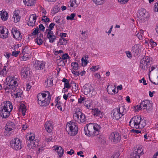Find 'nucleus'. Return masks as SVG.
<instances>
[{
    "mask_svg": "<svg viewBox=\"0 0 158 158\" xmlns=\"http://www.w3.org/2000/svg\"><path fill=\"white\" fill-rule=\"evenodd\" d=\"M100 128V126L96 123H89L85 127V135L93 137L99 134Z\"/></svg>",
    "mask_w": 158,
    "mask_h": 158,
    "instance_id": "1",
    "label": "nucleus"
},
{
    "mask_svg": "<svg viewBox=\"0 0 158 158\" xmlns=\"http://www.w3.org/2000/svg\"><path fill=\"white\" fill-rule=\"evenodd\" d=\"M51 96L50 93L47 91L38 94L37 98L38 104L41 106H47L50 103Z\"/></svg>",
    "mask_w": 158,
    "mask_h": 158,
    "instance_id": "2",
    "label": "nucleus"
},
{
    "mask_svg": "<svg viewBox=\"0 0 158 158\" xmlns=\"http://www.w3.org/2000/svg\"><path fill=\"white\" fill-rule=\"evenodd\" d=\"M129 125L131 127L137 129L143 128L146 125V120L142 119L141 116H134L129 122Z\"/></svg>",
    "mask_w": 158,
    "mask_h": 158,
    "instance_id": "3",
    "label": "nucleus"
},
{
    "mask_svg": "<svg viewBox=\"0 0 158 158\" xmlns=\"http://www.w3.org/2000/svg\"><path fill=\"white\" fill-rule=\"evenodd\" d=\"M12 103L9 101H6L4 103V106L0 111L1 116L3 118H7L8 117L10 112L13 109Z\"/></svg>",
    "mask_w": 158,
    "mask_h": 158,
    "instance_id": "4",
    "label": "nucleus"
},
{
    "mask_svg": "<svg viewBox=\"0 0 158 158\" xmlns=\"http://www.w3.org/2000/svg\"><path fill=\"white\" fill-rule=\"evenodd\" d=\"M66 130L70 135H76L78 131L77 123L71 121L68 122L66 126Z\"/></svg>",
    "mask_w": 158,
    "mask_h": 158,
    "instance_id": "5",
    "label": "nucleus"
},
{
    "mask_svg": "<svg viewBox=\"0 0 158 158\" xmlns=\"http://www.w3.org/2000/svg\"><path fill=\"white\" fill-rule=\"evenodd\" d=\"M124 106H122L114 109L112 111L111 114L113 115V119L118 120L126 113Z\"/></svg>",
    "mask_w": 158,
    "mask_h": 158,
    "instance_id": "6",
    "label": "nucleus"
},
{
    "mask_svg": "<svg viewBox=\"0 0 158 158\" xmlns=\"http://www.w3.org/2000/svg\"><path fill=\"white\" fill-rule=\"evenodd\" d=\"M73 118L75 121L79 123H83L86 120L85 115L80 111L79 108L76 110Z\"/></svg>",
    "mask_w": 158,
    "mask_h": 158,
    "instance_id": "7",
    "label": "nucleus"
},
{
    "mask_svg": "<svg viewBox=\"0 0 158 158\" xmlns=\"http://www.w3.org/2000/svg\"><path fill=\"white\" fill-rule=\"evenodd\" d=\"M81 90L85 95L89 94V97L95 96L96 94V91L90 85L85 84L82 89Z\"/></svg>",
    "mask_w": 158,
    "mask_h": 158,
    "instance_id": "8",
    "label": "nucleus"
},
{
    "mask_svg": "<svg viewBox=\"0 0 158 158\" xmlns=\"http://www.w3.org/2000/svg\"><path fill=\"white\" fill-rule=\"evenodd\" d=\"M149 17L148 13L145 9L141 8L138 13L137 19L141 22L145 21Z\"/></svg>",
    "mask_w": 158,
    "mask_h": 158,
    "instance_id": "9",
    "label": "nucleus"
},
{
    "mask_svg": "<svg viewBox=\"0 0 158 158\" xmlns=\"http://www.w3.org/2000/svg\"><path fill=\"white\" fill-rule=\"evenodd\" d=\"M15 127V124L12 122H8L5 127V135L6 136L10 135L14 131Z\"/></svg>",
    "mask_w": 158,
    "mask_h": 158,
    "instance_id": "10",
    "label": "nucleus"
},
{
    "mask_svg": "<svg viewBox=\"0 0 158 158\" xmlns=\"http://www.w3.org/2000/svg\"><path fill=\"white\" fill-rule=\"evenodd\" d=\"M21 142L19 139L18 138L12 139L10 142V144L11 147L16 150L20 149L22 145Z\"/></svg>",
    "mask_w": 158,
    "mask_h": 158,
    "instance_id": "11",
    "label": "nucleus"
},
{
    "mask_svg": "<svg viewBox=\"0 0 158 158\" xmlns=\"http://www.w3.org/2000/svg\"><path fill=\"white\" fill-rule=\"evenodd\" d=\"M21 77L24 79L28 78L30 77V71L29 68L24 66L22 67L20 70Z\"/></svg>",
    "mask_w": 158,
    "mask_h": 158,
    "instance_id": "12",
    "label": "nucleus"
},
{
    "mask_svg": "<svg viewBox=\"0 0 158 158\" xmlns=\"http://www.w3.org/2000/svg\"><path fill=\"white\" fill-rule=\"evenodd\" d=\"M110 139L112 142L114 143H118L121 139L120 135L119 133L117 132H114L110 134Z\"/></svg>",
    "mask_w": 158,
    "mask_h": 158,
    "instance_id": "13",
    "label": "nucleus"
},
{
    "mask_svg": "<svg viewBox=\"0 0 158 158\" xmlns=\"http://www.w3.org/2000/svg\"><path fill=\"white\" fill-rule=\"evenodd\" d=\"M8 29L4 26L0 27V37L3 39L8 37Z\"/></svg>",
    "mask_w": 158,
    "mask_h": 158,
    "instance_id": "14",
    "label": "nucleus"
},
{
    "mask_svg": "<svg viewBox=\"0 0 158 158\" xmlns=\"http://www.w3.org/2000/svg\"><path fill=\"white\" fill-rule=\"evenodd\" d=\"M11 33L13 35V37L18 40H21L22 38V36L20 31L17 30L16 28H14L11 30Z\"/></svg>",
    "mask_w": 158,
    "mask_h": 158,
    "instance_id": "15",
    "label": "nucleus"
},
{
    "mask_svg": "<svg viewBox=\"0 0 158 158\" xmlns=\"http://www.w3.org/2000/svg\"><path fill=\"white\" fill-rule=\"evenodd\" d=\"M4 88L6 93H11L12 95L13 94L12 93L14 90H15V88L14 86H12L10 84H9V83H7L6 84V83L5 84Z\"/></svg>",
    "mask_w": 158,
    "mask_h": 158,
    "instance_id": "16",
    "label": "nucleus"
},
{
    "mask_svg": "<svg viewBox=\"0 0 158 158\" xmlns=\"http://www.w3.org/2000/svg\"><path fill=\"white\" fill-rule=\"evenodd\" d=\"M141 105L143 107V109H146L147 110H149L152 107V104L148 100L143 101L141 102Z\"/></svg>",
    "mask_w": 158,
    "mask_h": 158,
    "instance_id": "17",
    "label": "nucleus"
},
{
    "mask_svg": "<svg viewBox=\"0 0 158 158\" xmlns=\"http://www.w3.org/2000/svg\"><path fill=\"white\" fill-rule=\"evenodd\" d=\"M36 69L41 70L43 69L45 66V63L43 61H36L34 65Z\"/></svg>",
    "mask_w": 158,
    "mask_h": 158,
    "instance_id": "18",
    "label": "nucleus"
},
{
    "mask_svg": "<svg viewBox=\"0 0 158 158\" xmlns=\"http://www.w3.org/2000/svg\"><path fill=\"white\" fill-rule=\"evenodd\" d=\"M52 122L51 121H48L45 123L44 127L46 130L48 132H51L53 128Z\"/></svg>",
    "mask_w": 158,
    "mask_h": 158,
    "instance_id": "19",
    "label": "nucleus"
},
{
    "mask_svg": "<svg viewBox=\"0 0 158 158\" xmlns=\"http://www.w3.org/2000/svg\"><path fill=\"white\" fill-rule=\"evenodd\" d=\"M36 19V16L35 14L31 15L29 18L28 25L30 26H33L35 22Z\"/></svg>",
    "mask_w": 158,
    "mask_h": 158,
    "instance_id": "20",
    "label": "nucleus"
},
{
    "mask_svg": "<svg viewBox=\"0 0 158 158\" xmlns=\"http://www.w3.org/2000/svg\"><path fill=\"white\" fill-rule=\"evenodd\" d=\"M15 90L13 91V94L16 98L21 97L23 94V91L19 88H15Z\"/></svg>",
    "mask_w": 158,
    "mask_h": 158,
    "instance_id": "21",
    "label": "nucleus"
},
{
    "mask_svg": "<svg viewBox=\"0 0 158 158\" xmlns=\"http://www.w3.org/2000/svg\"><path fill=\"white\" fill-rule=\"evenodd\" d=\"M47 37L49 39L50 43H53L56 39V36L54 34L53 31L47 32Z\"/></svg>",
    "mask_w": 158,
    "mask_h": 158,
    "instance_id": "22",
    "label": "nucleus"
},
{
    "mask_svg": "<svg viewBox=\"0 0 158 158\" xmlns=\"http://www.w3.org/2000/svg\"><path fill=\"white\" fill-rule=\"evenodd\" d=\"M141 46L139 44L135 45L132 47V50L135 56H137L141 52L140 48Z\"/></svg>",
    "mask_w": 158,
    "mask_h": 158,
    "instance_id": "23",
    "label": "nucleus"
},
{
    "mask_svg": "<svg viewBox=\"0 0 158 158\" xmlns=\"http://www.w3.org/2000/svg\"><path fill=\"white\" fill-rule=\"evenodd\" d=\"M148 64H146V62L144 60V59H142L140 62V67L144 70H147L148 69Z\"/></svg>",
    "mask_w": 158,
    "mask_h": 158,
    "instance_id": "24",
    "label": "nucleus"
},
{
    "mask_svg": "<svg viewBox=\"0 0 158 158\" xmlns=\"http://www.w3.org/2000/svg\"><path fill=\"white\" fill-rule=\"evenodd\" d=\"M19 111L21 112L23 115H25V112L26 111V106L23 104H21L19 108Z\"/></svg>",
    "mask_w": 158,
    "mask_h": 158,
    "instance_id": "25",
    "label": "nucleus"
},
{
    "mask_svg": "<svg viewBox=\"0 0 158 158\" xmlns=\"http://www.w3.org/2000/svg\"><path fill=\"white\" fill-rule=\"evenodd\" d=\"M1 18L2 20L6 21L8 18V14L6 11H2L1 12Z\"/></svg>",
    "mask_w": 158,
    "mask_h": 158,
    "instance_id": "26",
    "label": "nucleus"
},
{
    "mask_svg": "<svg viewBox=\"0 0 158 158\" xmlns=\"http://www.w3.org/2000/svg\"><path fill=\"white\" fill-rule=\"evenodd\" d=\"M23 2L27 6H31L34 5L35 0H25L23 1Z\"/></svg>",
    "mask_w": 158,
    "mask_h": 158,
    "instance_id": "27",
    "label": "nucleus"
},
{
    "mask_svg": "<svg viewBox=\"0 0 158 158\" xmlns=\"http://www.w3.org/2000/svg\"><path fill=\"white\" fill-rule=\"evenodd\" d=\"M12 19H13L15 22L17 23L20 20V18L18 14L15 13L13 16Z\"/></svg>",
    "mask_w": 158,
    "mask_h": 158,
    "instance_id": "28",
    "label": "nucleus"
},
{
    "mask_svg": "<svg viewBox=\"0 0 158 158\" xmlns=\"http://www.w3.org/2000/svg\"><path fill=\"white\" fill-rule=\"evenodd\" d=\"M53 79L52 77L51 78L48 79L47 80L45 81L47 83V86L48 87H51L53 85Z\"/></svg>",
    "mask_w": 158,
    "mask_h": 158,
    "instance_id": "29",
    "label": "nucleus"
},
{
    "mask_svg": "<svg viewBox=\"0 0 158 158\" xmlns=\"http://www.w3.org/2000/svg\"><path fill=\"white\" fill-rule=\"evenodd\" d=\"M71 66L73 69L75 70H77L79 68V66L78 64L75 62H73L71 63Z\"/></svg>",
    "mask_w": 158,
    "mask_h": 158,
    "instance_id": "30",
    "label": "nucleus"
},
{
    "mask_svg": "<svg viewBox=\"0 0 158 158\" xmlns=\"http://www.w3.org/2000/svg\"><path fill=\"white\" fill-rule=\"evenodd\" d=\"M57 61L58 66H64L65 65V63L63 60H61V58L60 57L59 59H57Z\"/></svg>",
    "mask_w": 158,
    "mask_h": 158,
    "instance_id": "31",
    "label": "nucleus"
},
{
    "mask_svg": "<svg viewBox=\"0 0 158 158\" xmlns=\"http://www.w3.org/2000/svg\"><path fill=\"white\" fill-rule=\"evenodd\" d=\"M55 24L54 23H52L48 27V29H47L46 30L45 32H50V31H53L52 30L54 28V26Z\"/></svg>",
    "mask_w": 158,
    "mask_h": 158,
    "instance_id": "32",
    "label": "nucleus"
},
{
    "mask_svg": "<svg viewBox=\"0 0 158 158\" xmlns=\"http://www.w3.org/2000/svg\"><path fill=\"white\" fill-rule=\"evenodd\" d=\"M35 136L33 135H31L29 137V139L26 140L27 143H31V141H32V142H33V141H35Z\"/></svg>",
    "mask_w": 158,
    "mask_h": 158,
    "instance_id": "33",
    "label": "nucleus"
},
{
    "mask_svg": "<svg viewBox=\"0 0 158 158\" xmlns=\"http://www.w3.org/2000/svg\"><path fill=\"white\" fill-rule=\"evenodd\" d=\"M93 115L95 116L100 115L101 111L98 109L95 108L93 110Z\"/></svg>",
    "mask_w": 158,
    "mask_h": 158,
    "instance_id": "34",
    "label": "nucleus"
},
{
    "mask_svg": "<svg viewBox=\"0 0 158 158\" xmlns=\"http://www.w3.org/2000/svg\"><path fill=\"white\" fill-rule=\"evenodd\" d=\"M86 31H82L81 35H80V38L82 40H84L86 39L87 36V35L85 34Z\"/></svg>",
    "mask_w": 158,
    "mask_h": 158,
    "instance_id": "35",
    "label": "nucleus"
},
{
    "mask_svg": "<svg viewBox=\"0 0 158 158\" xmlns=\"http://www.w3.org/2000/svg\"><path fill=\"white\" fill-rule=\"evenodd\" d=\"M59 44H60V45H65L67 43V40L64 38H61L59 42Z\"/></svg>",
    "mask_w": 158,
    "mask_h": 158,
    "instance_id": "36",
    "label": "nucleus"
},
{
    "mask_svg": "<svg viewBox=\"0 0 158 158\" xmlns=\"http://www.w3.org/2000/svg\"><path fill=\"white\" fill-rule=\"evenodd\" d=\"M17 82L16 80H12L10 81V82L9 83V84L12 86H14L15 88H18L17 86L18 85L17 84Z\"/></svg>",
    "mask_w": 158,
    "mask_h": 158,
    "instance_id": "37",
    "label": "nucleus"
},
{
    "mask_svg": "<svg viewBox=\"0 0 158 158\" xmlns=\"http://www.w3.org/2000/svg\"><path fill=\"white\" fill-rule=\"evenodd\" d=\"M137 155H142L143 154V149L142 148L140 147L138 148L137 150V151H135Z\"/></svg>",
    "mask_w": 158,
    "mask_h": 158,
    "instance_id": "38",
    "label": "nucleus"
},
{
    "mask_svg": "<svg viewBox=\"0 0 158 158\" xmlns=\"http://www.w3.org/2000/svg\"><path fill=\"white\" fill-rule=\"evenodd\" d=\"M94 3L97 5L102 4L104 2V0H92Z\"/></svg>",
    "mask_w": 158,
    "mask_h": 158,
    "instance_id": "39",
    "label": "nucleus"
},
{
    "mask_svg": "<svg viewBox=\"0 0 158 158\" xmlns=\"http://www.w3.org/2000/svg\"><path fill=\"white\" fill-rule=\"evenodd\" d=\"M35 42L37 43L38 45H40L42 44L43 43V40L41 38H39L37 36L35 39Z\"/></svg>",
    "mask_w": 158,
    "mask_h": 158,
    "instance_id": "40",
    "label": "nucleus"
},
{
    "mask_svg": "<svg viewBox=\"0 0 158 158\" xmlns=\"http://www.w3.org/2000/svg\"><path fill=\"white\" fill-rule=\"evenodd\" d=\"M35 141H33V142H32V141H31V143H29V144L28 143H27V146L29 148H33L34 147H35L36 146V145L35 144Z\"/></svg>",
    "mask_w": 158,
    "mask_h": 158,
    "instance_id": "41",
    "label": "nucleus"
},
{
    "mask_svg": "<svg viewBox=\"0 0 158 158\" xmlns=\"http://www.w3.org/2000/svg\"><path fill=\"white\" fill-rule=\"evenodd\" d=\"M76 15V14L74 13H72L69 16H67L66 18V19L67 20H73L74 17Z\"/></svg>",
    "mask_w": 158,
    "mask_h": 158,
    "instance_id": "42",
    "label": "nucleus"
},
{
    "mask_svg": "<svg viewBox=\"0 0 158 158\" xmlns=\"http://www.w3.org/2000/svg\"><path fill=\"white\" fill-rule=\"evenodd\" d=\"M29 50L28 48L27 47H25L23 49L22 51V54H29Z\"/></svg>",
    "mask_w": 158,
    "mask_h": 158,
    "instance_id": "43",
    "label": "nucleus"
},
{
    "mask_svg": "<svg viewBox=\"0 0 158 158\" xmlns=\"http://www.w3.org/2000/svg\"><path fill=\"white\" fill-rule=\"evenodd\" d=\"M29 54H23V57L22 59L23 60H27L29 59Z\"/></svg>",
    "mask_w": 158,
    "mask_h": 158,
    "instance_id": "44",
    "label": "nucleus"
},
{
    "mask_svg": "<svg viewBox=\"0 0 158 158\" xmlns=\"http://www.w3.org/2000/svg\"><path fill=\"white\" fill-rule=\"evenodd\" d=\"M69 58V56L67 53H65L62 56L61 60H64Z\"/></svg>",
    "mask_w": 158,
    "mask_h": 158,
    "instance_id": "45",
    "label": "nucleus"
},
{
    "mask_svg": "<svg viewBox=\"0 0 158 158\" xmlns=\"http://www.w3.org/2000/svg\"><path fill=\"white\" fill-rule=\"evenodd\" d=\"M64 153V149L61 147H60V150L58 154L59 155V157L60 158L62 156L63 154Z\"/></svg>",
    "mask_w": 158,
    "mask_h": 158,
    "instance_id": "46",
    "label": "nucleus"
},
{
    "mask_svg": "<svg viewBox=\"0 0 158 158\" xmlns=\"http://www.w3.org/2000/svg\"><path fill=\"white\" fill-rule=\"evenodd\" d=\"M85 106L87 107L88 109H91V104L88 101H85Z\"/></svg>",
    "mask_w": 158,
    "mask_h": 158,
    "instance_id": "47",
    "label": "nucleus"
},
{
    "mask_svg": "<svg viewBox=\"0 0 158 158\" xmlns=\"http://www.w3.org/2000/svg\"><path fill=\"white\" fill-rule=\"evenodd\" d=\"M149 43L150 44V45L153 47H155L157 45V43L156 42H154L152 39L150 40Z\"/></svg>",
    "mask_w": 158,
    "mask_h": 158,
    "instance_id": "48",
    "label": "nucleus"
},
{
    "mask_svg": "<svg viewBox=\"0 0 158 158\" xmlns=\"http://www.w3.org/2000/svg\"><path fill=\"white\" fill-rule=\"evenodd\" d=\"M140 156L139 155H137L136 153H134L131 155L130 158H140Z\"/></svg>",
    "mask_w": 158,
    "mask_h": 158,
    "instance_id": "49",
    "label": "nucleus"
},
{
    "mask_svg": "<svg viewBox=\"0 0 158 158\" xmlns=\"http://www.w3.org/2000/svg\"><path fill=\"white\" fill-rule=\"evenodd\" d=\"M99 69V65L98 66H94L92 67V68H90V69L92 71H96L98 70V69Z\"/></svg>",
    "mask_w": 158,
    "mask_h": 158,
    "instance_id": "50",
    "label": "nucleus"
},
{
    "mask_svg": "<svg viewBox=\"0 0 158 158\" xmlns=\"http://www.w3.org/2000/svg\"><path fill=\"white\" fill-rule=\"evenodd\" d=\"M71 86L69 83V82H67L64 84V87L63 88L64 90L65 89V88H67L68 89H70Z\"/></svg>",
    "mask_w": 158,
    "mask_h": 158,
    "instance_id": "51",
    "label": "nucleus"
},
{
    "mask_svg": "<svg viewBox=\"0 0 158 158\" xmlns=\"http://www.w3.org/2000/svg\"><path fill=\"white\" fill-rule=\"evenodd\" d=\"M85 100V98L80 96V98L78 99V102L80 103H84V102Z\"/></svg>",
    "mask_w": 158,
    "mask_h": 158,
    "instance_id": "52",
    "label": "nucleus"
},
{
    "mask_svg": "<svg viewBox=\"0 0 158 158\" xmlns=\"http://www.w3.org/2000/svg\"><path fill=\"white\" fill-rule=\"evenodd\" d=\"M42 20L44 21V22H48L50 21L49 18L47 17L46 16H44L43 18L42 19Z\"/></svg>",
    "mask_w": 158,
    "mask_h": 158,
    "instance_id": "53",
    "label": "nucleus"
},
{
    "mask_svg": "<svg viewBox=\"0 0 158 158\" xmlns=\"http://www.w3.org/2000/svg\"><path fill=\"white\" fill-rule=\"evenodd\" d=\"M76 0H71L70 2V6L71 7H73L75 4L76 3Z\"/></svg>",
    "mask_w": 158,
    "mask_h": 158,
    "instance_id": "54",
    "label": "nucleus"
},
{
    "mask_svg": "<svg viewBox=\"0 0 158 158\" xmlns=\"http://www.w3.org/2000/svg\"><path fill=\"white\" fill-rule=\"evenodd\" d=\"M82 61V64L83 66V64H84V66H86L87 65L88 63V61L86 59H84V58L83 57L81 59Z\"/></svg>",
    "mask_w": 158,
    "mask_h": 158,
    "instance_id": "55",
    "label": "nucleus"
},
{
    "mask_svg": "<svg viewBox=\"0 0 158 158\" xmlns=\"http://www.w3.org/2000/svg\"><path fill=\"white\" fill-rule=\"evenodd\" d=\"M144 60L146 62V64H148V65L149 66V67H150L151 64L150 62V59L148 58H146L145 59H144Z\"/></svg>",
    "mask_w": 158,
    "mask_h": 158,
    "instance_id": "56",
    "label": "nucleus"
},
{
    "mask_svg": "<svg viewBox=\"0 0 158 158\" xmlns=\"http://www.w3.org/2000/svg\"><path fill=\"white\" fill-rule=\"evenodd\" d=\"M118 1L120 3L123 4H125L128 2L129 0H118Z\"/></svg>",
    "mask_w": 158,
    "mask_h": 158,
    "instance_id": "57",
    "label": "nucleus"
},
{
    "mask_svg": "<svg viewBox=\"0 0 158 158\" xmlns=\"http://www.w3.org/2000/svg\"><path fill=\"white\" fill-rule=\"evenodd\" d=\"M135 109L137 110H139L143 108V106L141 105V103L139 105H137L135 107Z\"/></svg>",
    "mask_w": 158,
    "mask_h": 158,
    "instance_id": "58",
    "label": "nucleus"
},
{
    "mask_svg": "<svg viewBox=\"0 0 158 158\" xmlns=\"http://www.w3.org/2000/svg\"><path fill=\"white\" fill-rule=\"evenodd\" d=\"M60 146L59 147L57 146H54L53 147L54 149L55 150L56 152H58V150H60Z\"/></svg>",
    "mask_w": 158,
    "mask_h": 158,
    "instance_id": "59",
    "label": "nucleus"
},
{
    "mask_svg": "<svg viewBox=\"0 0 158 158\" xmlns=\"http://www.w3.org/2000/svg\"><path fill=\"white\" fill-rule=\"evenodd\" d=\"M39 28L40 30L43 31H44L45 27L42 24H41L39 25Z\"/></svg>",
    "mask_w": 158,
    "mask_h": 158,
    "instance_id": "60",
    "label": "nucleus"
},
{
    "mask_svg": "<svg viewBox=\"0 0 158 158\" xmlns=\"http://www.w3.org/2000/svg\"><path fill=\"white\" fill-rule=\"evenodd\" d=\"M20 53L19 51H17L15 52H12V54L13 56H15V57L17 56L19 53Z\"/></svg>",
    "mask_w": 158,
    "mask_h": 158,
    "instance_id": "61",
    "label": "nucleus"
},
{
    "mask_svg": "<svg viewBox=\"0 0 158 158\" xmlns=\"http://www.w3.org/2000/svg\"><path fill=\"white\" fill-rule=\"evenodd\" d=\"M39 29L38 27L36 28L35 30L33 31L32 34L33 35H35L37 34L38 33Z\"/></svg>",
    "mask_w": 158,
    "mask_h": 158,
    "instance_id": "62",
    "label": "nucleus"
},
{
    "mask_svg": "<svg viewBox=\"0 0 158 158\" xmlns=\"http://www.w3.org/2000/svg\"><path fill=\"white\" fill-rule=\"evenodd\" d=\"M72 73L76 76H78L80 75V73L74 70H72Z\"/></svg>",
    "mask_w": 158,
    "mask_h": 158,
    "instance_id": "63",
    "label": "nucleus"
},
{
    "mask_svg": "<svg viewBox=\"0 0 158 158\" xmlns=\"http://www.w3.org/2000/svg\"><path fill=\"white\" fill-rule=\"evenodd\" d=\"M83 153V152L81 151H80L78 152L77 153V154L78 155H80V156L84 157V155L82 154Z\"/></svg>",
    "mask_w": 158,
    "mask_h": 158,
    "instance_id": "64",
    "label": "nucleus"
}]
</instances>
